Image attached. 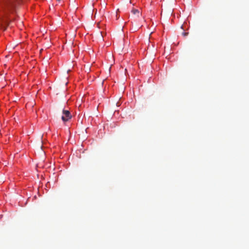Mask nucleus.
<instances>
[{"label":"nucleus","mask_w":249,"mask_h":249,"mask_svg":"<svg viewBox=\"0 0 249 249\" xmlns=\"http://www.w3.org/2000/svg\"><path fill=\"white\" fill-rule=\"evenodd\" d=\"M20 0H4L0 6V23H6L8 19V15L12 12L16 5V1Z\"/></svg>","instance_id":"nucleus-1"},{"label":"nucleus","mask_w":249,"mask_h":249,"mask_svg":"<svg viewBox=\"0 0 249 249\" xmlns=\"http://www.w3.org/2000/svg\"><path fill=\"white\" fill-rule=\"evenodd\" d=\"M62 112L63 115L61 119L63 122H67L71 118L72 116L69 110L63 109Z\"/></svg>","instance_id":"nucleus-2"},{"label":"nucleus","mask_w":249,"mask_h":249,"mask_svg":"<svg viewBox=\"0 0 249 249\" xmlns=\"http://www.w3.org/2000/svg\"><path fill=\"white\" fill-rule=\"evenodd\" d=\"M131 12L134 15L137 16V17H139L140 15H141V13L137 9H133Z\"/></svg>","instance_id":"nucleus-3"},{"label":"nucleus","mask_w":249,"mask_h":249,"mask_svg":"<svg viewBox=\"0 0 249 249\" xmlns=\"http://www.w3.org/2000/svg\"><path fill=\"white\" fill-rule=\"evenodd\" d=\"M182 34V36H188V33H187V32H183Z\"/></svg>","instance_id":"nucleus-4"},{"label":"nucleus","mask_w":249,"mask_h":249,"mask_svg":"<svg viewBox=\"0 0 249 249\" xmlns=\"http://www.w3.org/2000/svg\"><path fill=\"white\" fill-rule=\"evenodd\" d=\"M37 191H39V188H37Z\"/></svg>","instance_id":"nucleus-5"}]
</instances>
